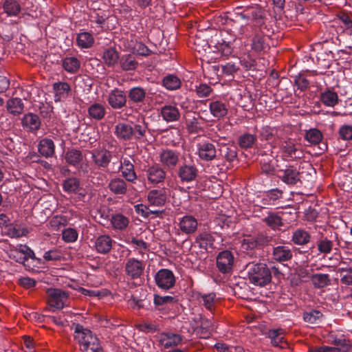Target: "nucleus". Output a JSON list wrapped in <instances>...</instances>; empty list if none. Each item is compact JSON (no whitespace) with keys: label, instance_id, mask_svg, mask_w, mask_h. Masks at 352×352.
Masks as SVG:
<instances>
[{"label":"nucleus","instance_id":"obj_1","mask_svg":"<svg viewBox=\"0 0 352 352\" xmlns=\"http://www.w3.org/2000/svg\"><path fill=\"white\" fill-rule=\"evenodd\" d=\"M74 333V339L78 342L80 351L102 350L100 340L91 330L84 328L81 324H76Z\"/></svg>","mask_w":352,"mask_h":352},{"label":"nucleus","instance_id":"obj_2","mask_svg":"<svg viewBox=\"0 0 352 352\" xmlns=\"http://www.w3.org/2000/svg\"><path fill=\"white\" fill-rule=\"evenodd\" d=\"M248 274L250 281L255 285H266L272 279L271 272L264 263L252 265Z\"/></svg>","mask_w":352,"mask_h":352},{"label":"nucleus","instance_id":"obj_3","mask_svg":"<svg viewBox=\"0 0 352 352\" xmlns=\"http://www.w3.org/2000/svg\"><path fill=\"white\" fill-rule=\"evenodd\" d=\"M48 303L51 308H64L69 307L71 298L69 293L56 288H50L47 290Z\"/></svg>","mask_w":352,"mask_h":352},{"label":"nucleus","instance_id":"obj_4","mask_svg":"<svg viewBox=\"0 0 352 352\" xmlns=\"http://www.w3.org/2000/svg\"><path fill=\"white\" fill-rule=\"evenodd\" d=\"M199 170L193 161L188 162L184 159L179 165L177 174L182 183H189L195 181L198 176Z\"/></svg>","mask_w":352,"mask_h":352},{"label":"nucleus","instance_id":"obj_5","mask_svg":"<svg viewBox=\"0 0 352 352\" xmlns=\"http://www.w3.org/2000/svg\"><path fill=\"white\" fill-rule=\"evenodd\" d=\"M228 34V30H224L221 32L223 38L221 39H212L209 44V46H213L217 49V51L221 52L223 56H229L232 52V45L237 38L236 35L230 36V38H227L226 34Z\"/></svg>","mask_w":352,"mask_h":352},{"label":"nucleus","instance_id":"obj_6","mask_svg":"<svg viewBox=\"0 0 352 352\" xmlns=\"http://www.w3.org/2000/svg\"><path fill=\"white\" fill-rule=\"evenodd\" d=\"M180 152L170 148L163 149L159 154V161L165 168L175 169L180 162Z\"/></svg>","mask_w":352,"mask_h":352},{"label":"nucleus","instance_id":"obj_7","mask_svg":"<svg viewBox=\"0 0 352 352\" xmlns=\"http://www.w3.org/2000/svg\"><path fill=\"white\" fill-rule=\"evenodd\" d=\"M157 286L164 290L173 288L175 284V277L173 272L168 269L160 270L155 276Z\"/></svg>","mask_w":352,"mask_h":352},{"label":"nucleus","instance_id":"obj_8","mask_svg":"<svg viewBox=\"0 0 352 352\" xmlns=\"http://www.w3.org/2000/svg\"><path fill=\"white\" fill-rule=\"evenodd\" d=\"M107 100L113 109H121L126 107L127 97L124 91L115 88L108 93Z\"/></svg>","mask_w":352,"mask_h":352},{"label":"nucleus","instance_id":"obj_9","mask_svg":"<svg viewBox=\"0 0 352 352\" xmlns=\"http://www.w3.org/2000/svg\"><path fill=\"white\" fill-rule=\"evenodd\" d=\"M91 155L94 165L99 169L107 168L112 158L111 153L107 149H94Z\"/></svg>","mask_w":352,"mask_h":352},{"label":"nucleus","instance_id":"obj_10","mask_svg":"<svg viewBox=\"0 0 352 352\" xmlns=\"http://www.w3.org/2000/svg\"><path fill=\"white\" fill-rule=\"evenodd\" d=\"M284 157L290 160L301 159L304 156L300 145H297L292 140L284 141L280 146Z\"/></svg>","mask_w":352,"mask_h":352},{"label":"nucleus","instance_id":"obj_11","mask_svg":"<svg viewBox=\"0 0 352 352\" xmlns=\"http://www.w3.org/2000/svg\"><path fill=\"white\" fill-rule=\"evenodd\" d=\"M234 264V256L230 251L224 250L217 256V267L223 274L230 273Z\"/></svg>","mask_w":352,"mask_h":352},{"label":"nucleus","instance_id":"obj_12","mask_svg":"<svg viewBox=\"0 0 352 352\" xmlns=\"http://www.w3.org/2000/svg\"><path fill=\"white\" fill-rule=\"evenodd\" d=\"M144 269V263L135 258H129L126 260L124 267L126 274L131 279H136L141 276Z\"/></svg>","mask_w":352,"mask_h":352},{"label":"nucleus","instance_id":"obj_13","mask_svg":"<svg viewBox=\"0 0 352 352\" xmlns=\"http://www.w3.org/2000/svg\"><path fill=\"white\" fill-rule=\"evenodd\" d=\"M146 173L148 181L153 184L163 182L166 175L164 169L158 164L148 166Z\"/></svg>","mask_w":352,"mask_h":352},{"label":"nucleus","instance_id":"obj_14","mask_svg":"<svg viewBox=\"0 0 352 352\" xmlns=\"http://www.w3.org/2000/svg\"><path fill=\"white\" fill-rule=\"evenodd\" d=\"M197 154L204 161L209 162L217 157L215 146L210 142H202L197 144Z\"/></svg>","mask_w":352,"mask_h":352},{"label":"nucleus","instance_id":"obj_15","mask_svg":"<svg viewBox=\"0 0 352 352\" xmlns=\"http://www.w3.org/2000/svg\"><path fill=\"white\" fill-rule=\"evenodd\" d=\"M34 256L33 250L28 245L21 244L12 250L10 254V258L20 263H24L28 258H34Z\"/></svg>","mask_w":352,"mask_h":352},{"label":"nucleus","instance_id":"obj_16","mask_svg":"<svg viewBox=\"0 0 352 352\" xmlns=\"http://www.w3.org/2000/svg\"><path fill=\"white\" fill-rule=\"evenodd\" d=\"M179 230L187 235L193 234L197 229L198 222L192 215H185L179 220Z\"/></svg>","mask_w":352,"mask_h":352},{"label":"nucleus","instance_id":"obj_17","mask_svg":"<svg viewBox=\"0 0 352 352\" xmlns=\"http://www.w3.org/2000/svg\"><path fill=\"white\" fill-rule=\"evenodd\" d=\"M209 110L214 118L220 120L228 114V104L223 100L213 99L209 103Z\"/></svg>","mask_w":352,"mask_h":352},{"label":"nucleus","instance_id":"obj_18","mask_svg":"<svg viewBox=\"0 0 352 352\" xmlns=\"http://www.w3.org/2000/svg\"><path fill=\"white\" fill-rule=\"evenodd\" d=\"M126 180L119 177L112 178L108 184L111 192L115 195L120 196L126 194L128 184Z\"/></svg>","mask_w":352,"mask_h":352},{"label":"nucleus","instance_id":"obj_19","mask_svg":"<svg viewBox=\"0 0 352 352\" xmlns=\"http://www.w3.org/2000/svg\"><path fill=\"white\" fill-rule=\"evenodd\" d=\"M147 199L150 206H164L167 199L166 190L164 188H160L150 190L147 195Z\"/></svg>","mask_w":352,"mask_h":352},{"label":"nucleus","instance_id":"obj_20","mask_svg":"<svg viewBox=\"0 0 352 352\" xmlns=\"http://www.w3.org/2000/svg\"><path fill=\"white\" fill-rule=\"evenodd\" d=\"M214 238L211 233L202 232L196 236L194 245L200 249L208 250L209 248H214Z\"/></svg>","mask_w":352,"mask_h":352},{"label":"nucleus","instance_id":"obj_21","mask_svg":"<svg viewBox=\"0 0 352 352\" xmlns=\"http://www.w3.org/2000/svg\"><path fill=\"white\" fill-rule=\"evenodd\" d=\"M158 341L164 349L174 347L182 341V336L173 333H162L159 336Z\"/></svg>","mask_w":352,"mask_h":352},{"label":"nucleus","instance_id":"obj_22","mask_svg":"<svg viewBox=\"0 0 352 352\" xmlns=\"http://www.w3.org/2000/svg\"><path fill=\"white\" fill-rule=\"evenodd\" d=\"M277 176L288 185H295L300 181L299 173L292 167L278 170Z\"/></svg>","mask_w":352,"mask_h":352},{"label":"nucleus","instance_id":"obj_23","mask_svg":"<svg viewBox=\"0 0 352 352\" xmlns=\"http://www.w3.org/2000/svg\"><path fill=\"white\" fill-rule=\"evenodd\" d=\"M133 126L129 124L119 122L115 126L114 133L120 140H131L133 137Z\"/></svg>","mask_w":352,"mask_h":352},{"label":"nucleus","instance_id":"obj_24","mask_svg":"<svg viewBox=\"0 0 352 352\" xmlns=\"http://www.w3.org/2000/svg\"><path fill=\"white\" fill-rule=\"evenodd\" d=\"M292 258V252L289 246L278 245L273 248L272 258L278 262L283 263Z\"/></svg>","mask_w":352,"mask_h":352},{"label":"nucleus","instance_id":"obj_25","mask_svg":"<svg viewBox=\"0 0 352 352\" xmlns=\"http://www.w3.org/2000/svg\"><path fill=\"white\" fill-rule=\"evenodd\" d=\"M119 168L122 169V175L127 182H133L137 179L134 166L130 160L127 158L123 159L120 162V166Z\"/></svg>","mask_w":352,"mask_h":352},{"label":"nucleus","instance_id":"obj_26","mask_svg":"<svg viewBox=\"0 0 352 352\" xmlns=\"http://www.w3.org/2000/svg\"><path fill=\"white\" fill-rule=\"evenodd\" d=\"M113 240L109 235H100L96 239L94 246L96 250L100 254H107L112 248Z\"/></svg>","mask_w":352,"mask_h":352},{"label":"nucleus","instance_id":"obj_27","mask_svg":"<svg viewBox=\"0 0 352 352\" xmlns=\"http://www.w3.org/2000/svg\"><path fill=\"white\" fill-rule=\"evenodd\" d=\"M22 125L29 131H36L40 128L41 120L37 115L28 113L23 117Z\"/></svg>","mask_w":352,"mask_h":352},{"label":"nucleus","instance_id":"obj_28","mask_svg":"<svg viewBox=\"0 0 352 352\" xmlns=\"http://www.w3.org/2000/svg\"><path fill=\"white\" fill-rule=\"evenodd\" d=\"M53 90L54 91V101L58 102L67 98L71 87L66 82H57L53 84Z\"/></svg>","mask_w":352,"mask_h":352},{"label":"nucleus","instance_id":"obj_29","mask_svg":"<svg viewBox=\"0 0 352 352\" xmlns=\"http://www.w3.org/2000/svg\"><path fill=\"white\" fill-rule=\"evenodd\" d=\"M161 115L163 119L168 122L177 121L180 118L178 108L175 105H165L161 109Z\"/></svg>","mask_w":352,"mask_h":352},{"label":"nucleus","instance_id":"obj_30","mask_svg":"<svg viewBox=\"0 0 352 352\" xmlns=\"http://www.w3.org/2000/svg\"><path fill=\"white\" fill-rule=\"evenodd\" d=\"M320 100L324 106L333 107L338 103L339 98L336 92L330 89H326L320 92Z\"/></svg>","mask_w":352,"mask_h":352},{"label":"nucleus","instance_id":"obj_31","mask_svg":"<svg viewBox=\"0 0 352 352\" xmlns=\"http://www.w3.org/2000/svg\"><path fill=\"white\" fill-rule=\"evenodd\" d=\"M88 117L92 120H101L106 115L105 107L98 102L90 104L87 109Z\"/></svg>","mask_w":352,"mask_h":352},{"label":"nucleus","instance_id":"obj_32","mask_svg":"<svg viewBox=\"0 0 352 352\" xmlns=\"http://www.w3.org/2000/svg\"><path fill=\"white\" fill-rule=\"evenodd\" d=\"M6 109L11 115L18 116L23 112L24 104L21 98H12L7 100Z\"/></svg>","mask_w":352,"mask_h":352},{"label":"nucleus","instance_id":"obj_33","mask_svg":"<svg viewBox=\"0 0 352 352\" xmlns=\"http://www.w3.org/2000/svg\"><path fill=\"white\" fill-rule=\"evenodd\" d=\"M95 42L92 34L88 32H80L76 36V44L81 49L91 48Z\"/></svg>","mask_w":352,"mask_h":352},{"label":"nucleus","instance_id":"obj_34","mask_svg":"<svg viewBox=\"0 0 352 352\" xmlns=\"http://www.w3.org/2000/svg\"><path fill=\"white\" fill-rule=\"evenodd\" d=\"M80 60L75 56H66L62 59L63 69L69 74H76L80 67Z\"/></svg>","mask_w":352,"mask_h":352},{"label":"nucleus","instance_id":"obj_35","mask_svg":"<svg viewBox=\"0 0 352 352\" xmlns=\"http://www.w3.org/2000/svg\"><path fill=\"white\" fill-rule=\"evenodd\" d=\"M55 146L51 139L44 138L39 142L38 152L45 157H52L54 153Z\"/></svg>","mask_w":352,"mask_h":352},{"label":"nucleus","instance_id":"obj_36","mask_svg":"<svg viewBox=\"0 0 352 352\" xmlns=\"http://www.w3.org/2000/svg\"><path fill=\"white\" fill-rule=\"evenodd\" d=\"M198 301L201 305L205 306L206 308L220 306L221 302L214 293L200 295L198 297Z\"/></svg>","mask_w":352,"mask_h":352},{"label":"nucleus","instance_id":"obj_37","mask_svg":"<svg viewBox=\"0 0 352 352\" xmlns=\"http://www.w3.org/2000/svg\"><path fill=\"white\" fill-rule=\"evenodd\" d=\"M63 188L67 193H77L82 189L79 179L73 177L63 182Z\"/></svg>","mask_w":352,"mask_h":352},{"label":"nucleus","instance_id":"obj_38","mask_svg":"<svg viewBox=\"0 0 352 352\" xmlns=\"http://www.w3.org/2000/svg\"><path fill=\"white\" fill-rule=\"evenodd\" d=\"M311 239V236L308 232L302 229H298L293 232L292 236V242L298 245L307 244Z\"/></svg>","mask_w":352,"mask_h":352},{"label":"nucleus","instance_id":"obj_39","mask_svg":"<svg viewBox=\"0 0 352 352\" xmlns=\"http://www.w3.org/2000/svg\"><path fill=\"white\" fill-rule=\"evenodd\" d=\"M146 90L141 87L131 88L128 92V97L133 103H142L146 98Z\"/></svg>","mask_w":352,"mask_h":352},{"label":"nucleus","instance_id":"obj_40","mask_svg":"<svg viewBox=\"0 0 352 352\" xmlns=\"http://www.w3.org/2000/svg\"><path fill=\"white\" fill-rule=\"evenodd\" d=\"M162 85L166 89L174 91L181 87L182 81L177 76L174 74H168L164 77L162 80Z\"/></svg>","mask_w":352,"mask_h":352},{"label":"nucleus","instance_id":"obj_41","mask_svg":"<svg viewBox=\"0 0 352 352\" xmlns=\"http://www.w3.org/2000/svg\"><path fill=\"white\" fill-rule=\"evenodd\" d=\"M4 12L8 16H16L21 12V6L16 0H6L3 4Z\"/></svg>","mask_w":352,"mask_h":352},{"label":"nucleus","instance_id":"obj_42","mask_svg":"<svg viewBox=\"0 0 352 352\" xmlns=\"http://www.w3.org/2000/svg\"><path fill=\"white\" fill-rule=\"evenodd\" d=\"M283 333V330L278 329L269 330L266 335L271 340V343L273 346L283 347L282 344L284 342Z\"/></svg>","mask_w":352,"mask_h":352},{"label":"nucleus","instance_id":"obj_43","mask_svg":"<svg viewBox=\"0 0 352 352\" xmlns=\"http://www.w3.org/2000/svg\"><path fill=\"white\" fill-rule=\"evenodd\" d=\"M129 223L128 217L122 214H116L111 219V223L115 230H122L128 226Z\"/></svg>","mask_w":352,"mask_h":352},{"label":"nucleus","instance_id":"obj_44","mask_svg":"<svg viewBox=\"0 0 352 352\" xmlns=\"http://www.w3.org/2000/svg\"><path fill=\"white\" fill-rule=\"evenodd\" d=\"M65 160L67 164L75 166L82 161V155L80 151L76 149L68 150L65 154Z\"/></svg>","mask_w":352,"mask_h":352},{"label":"nucleus","instance_id":"obj_45","mask_svg":"<svg viewBox=\"0 0 352 352\" xmlns=\"http://www.w3.org/2000/svg\"><path fill=\"white\" fill-rule=\"evenodd\" d=\"M283 192L278 188L272 189L266 192L263 199L264 204H274L277 200L282 199Z\"/></svg>","mask_w":352,"mask_h":352},{"label":"nucleus","instance_id":"obj_46","mask_svg":"<svg viewBox=\"0 0 352 352\" xmlns=\"http://www.w3.org/2000/svg\"><path fill=\"white\" fill-rule=\"evenodd\" d=\"M311 282L317 288H323L331 283L329 276L327 274H315L311 276Z\"/></svg>","mask_w":352,"mask_h":352},{"label":"nucleus","instance_id":"obj_47","mask_svg":"<svg viewBox=\"0 0 352 352\" xmlns=\"http://www.w3.org/2000/svg\"><path fill=\"white\" fill-rule=\"evenodd\" d=\"M305 139L311 144H317L321 142L322 134L317 129H310L305 132Z\"/></svg>","mask_w":352,"mask_h":352},{"label":"nucleus","instance_id":"obj_48","mask_svg":"<svg viewBox=\"0 0 352 352\" xmlns=\"http://www.w3.org/2000/svg\"><path fill=\"white\" fill-rule=\"evenodd\" d=\"M102 58L108 66H113L118 60V53L112 47L108 48L104 52Z\"/></svg>","mask_w":352,"mask_h":352},{"label":"nucleus","instance_id":"obj_49","mask_svg":"<svg viewBox=\"0 0 352 352\" xmlns=\"http://www.w3.org/2000/svg\"><path fill=\"white\" fill-rule=\"evenodd\" d=\"M120 64L123 70L129 71L136 68L138 63L134 57L130 54H126L121 57Z\"/></svg>","mask_w":352,"mask_h":352},{"label":"nucleus","instance_id":"obj_50","mask_svg":"<svg viewBox=\"0 0 352 352\" xmlns=\"http://www.w3.org/2000/svg\"><path fill=\"white\" fill-rule=\"evenodd\" d=\"M154 304L156 306H175V304L177 302V299L171 296H159V295H155L154 296Z\"/></svg>","mask_w":352,"mask_h":352},{"label":"nucleus","instance_id":"obj_51","mask_svg":"<svg viewBox=\"0 0 352 352\" xmlns=\"http://www.w3.org/2000/svg\"><path fill=\"white\" fill-rule=\"evenodd\" d=\"M333 242L328 239L327 237H322L317 241L318 250L320 253L327 254H329L333 248Z\"/></svg>","mask_w":352,"mask_h":352},{"label":"nucleus","instance_id":"obj_52","mask_svg":"<svg viewBox=\"0 0 352 352\" xmlns=\"http://www.w3.org/2000/svg\"><path fill=\"white\" fill-rule=\"evenodd\" d=\"M276 130L269 126H263L259 131V137L261 140L272 142L275 140Z\"/></svg>","mask_w":352,"mask_h":352},{"label":"nucleus","instance_id":"obj_53","mask_svg":"<svg viewBox=\"0 0 352 352\" xmlns=\"http://www.w3.org/2000/svg\"><path fill=\"white\" fill-rule=\"evenodd\" d=\"M263 221L272 229L278 228L283 225L282 218L276 213H270Z\"/></svg>","mask_w":352,"mask_h":352},{"label":"nucleus","instance_id":"obj_54","mask_svg":"<svg viewBox=\"0 0 352 352\" xmlns=\"http://www.w3.org/2000/svg\"><path fill=\"white\" fill-rule=\"evenodd\" d=\"M267 47L265 38L260 34H256L252 39L251 47L256 52L264 50Z\"/></svg>","mask_w":352,"mask_h":352},{"label":"nucleus","instance_id":"obj_55","mask_svg":"<svg viewBox=\"0 0 352 352\" xmlns=\"http://www.w3.org/2000/svg\"><path fill=\"white\" fill-rule=\"evenodd\" d=\"M256 141V137L250 133L242 135L239 139V144L241 148H251Z\"/></svg>","mask_w":352,"mask_h":352},{"label":"nucleus","instance_id":"obj_56","mask_svg":"<svg viewBox=\"0 0 352 352\" xmlns=\"http://www.w3.org/2000/svg\"><path fill=\"white\" fill-rule=\"evenodd\" d=\"M322 314L318 309H310L309 311H306L303 314V319L305 322L314 324L318 320L321 318Z\"/></svg>","mask_w":352,"mask_h":352},{"label":"nucleus","instance_id":"obj_57","mask_svg":"<svg viewBox=\"0 0 352 352\" xmlns=\"http://www.w3.org/2000/svg\"><path fill=\"white\" fill-rule=\"evenodd\" d=\"M235 13L239 15L243 19H254L256 16L255 10L252 8H242L237 7L235 10Z\"/></svg>","mask_w":352,"mask_h":352},{"label":"nucleus","instance_id":"obj_58","mask_svg":"<svg viewBox=\"0 0 352 352\" xmlns=\"http://www.w3.org/2000/svg\"><path fill=\"white\" fill-rule=\"evenodd\" d=\"M335 352H347L350 348V344L345 340L342 338L335 339L333 341Z\"/></svg>","mask_w":352,"mask_h":352},{"label":"nucleus","instance_id":"obj_59","mask_svg":"<svg viewBox=\"0 0 352 352\" xmlns=\"http://www.w3.org/2000/svg\"><path fill=\"white\" fill-rule=\"evenodd\" d=\"M78 232L74 228H67L63 231L62 238L67 243H73L78 239Z\"/></svg>","mask_w":352,"mask_h":352},{"label":"nucleus","instance_id":"obj_60","mask_svg":"<svg viewBox=\"0 0 352 352\" xmlns=\"http://www.w3.org/2000/svg\"><path fill=\"white\" fill-rule=\"evenodd\" d=\"M241 248L243 251L252 250L256 248L254 236H247L241 241Z\"/></svg>","mask_w":352,"mask_h":352},{"label":"nucleus","instance_id":"obj_61","mask_svg":"<svg viewBox=\"0 0 352 352\" xmlns=\"http://www.w3.org/2000/svg\"><path fill=\"white\" fill-rule=\"evenodd\" d=\"M212 89L207 84L201 83L195 87V92L198 97L205 98L210 95Z\"/></svg>","mask_w":352,"mask_h":352},{"label":"nucleus","instance_id":"obj_62","mask_svg":"<svg viewBox=\"0 0 352 352\" xmlns=\"http://www.w3.org/2000/svg\"><path fill=\"white\" fill-rule=\"evenodd\" d=\"M66 222V219L61 216H54L50 219L49 224L53 230H58L60 227L63 226Z\"/></svg>","mask_w":352,"mask_h":352},{"label":"nucleus","instance_id":"obj_63","mask_svg":"<svg viewBox=\"0 0 352 352\" xmlns=\"http://www.w3.org/2000/svg\"><path fill=\"white\" fill-rule=\"evenodd\" d=\"M133 129V137L136 140H140L144 138L147 126L146 124H136L134 125Z\"/></svg>","mask_w":352,"mask_h":352},{"label":"nucleus","instance_id":"obj_64","mask_svg":"<svg viewBox=\"0 0 352 352\" xmlns=\"http://www.w3.org/2000/svg\"><path fill=\"white\" fill-rule=\"evenodd\" d=\"M240 63L246 70L254 69L256 67V60L250 55L241 57Z\"/></svg>","mask_w":352,"mask_h":352}]
</instances>
